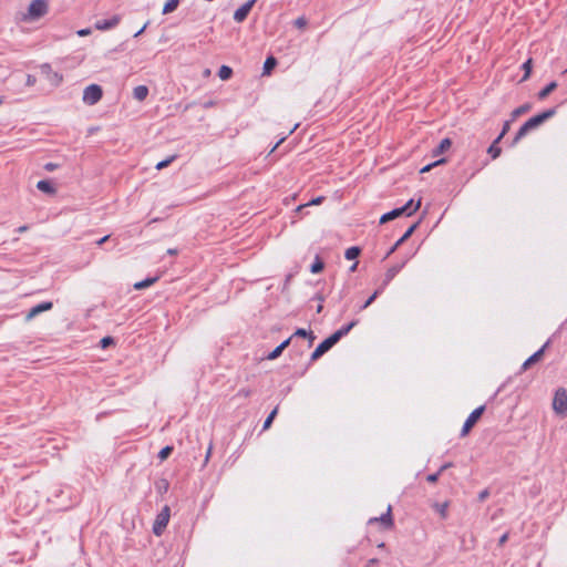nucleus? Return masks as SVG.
I'll return each mask as SVG.
<instances>
[{"instance_id": "nucleus-41", "label": "nucleus", "mask_w": 567, "mask_h": 567, "mask_svg": "<svg viewBox=\"0 0 567 567\" xmlns=\"http://www.w3.org/2000/svg\"><path fill=\"white\" fill-rule=\"evenodd\" d=\"M308 334H310V330H306L303 328H298L293 334L291 336L292 338L293 337H301V338H306Z\"/></svg>"}, {"instance_id": "nucleus-34", "label": "nucleus", "mask_w": 567, "mask_h": 567, "mask_svg": "<svg viewBox=\"0 0 567 567\" xmlns=\"http://www.w3.org/2000/svg\"><path fill=\"white\" fill-rule=\"evenodd\" d=\"M447 507H449V504L446 502H444V503H435L434 504L435 511L441 515L442 518L446 517Z\"/></svg>"}, {"instance_id": "nucleus-5", "label": "nucleus", "mask_w": 567, "mask_h": 567, "mask_svg": "<svg viewBox=\"0 0 567 567\" xmlns=\"http://www.w3.org/2000/svg\"><path fill=\"white\" fill-rule=\"evenodd\" d=\"M484 411H485V405H480L478 408L474 409L471 412V414L467 416V419L465 420V422L462 426V430H461L462 436L466 435L471 431V429L480 420V417L482 416Z\"/></svg>"}, {"instance_id": "nucleus-35", "label": "nucleus", "mask_w": 567, "mask_h": 567, "mask_svg": "<svg viewBox=\"0 0 567 567\" xmlns=\"http://www.w3.org/2000/svg\"><path fill=\"white\" fill-rule=\"evenodd\" d=\"M322 200H323V197H322V196H319V197H317V198H313V199H311V200H310L309 203H307V204L299 205V206L297 207V212H301L303 208H306V207H308V206H310V205H318V204H320Z\"/></svg>"}, {"instance_id": "nucleus-20", "label": "nucleus", "mask_w": 567, "mask_h": 567, "mask_svg": "<svg viewBox=\"0 0 567 567\" xmlns=\"http://www.w3.org/2000/svg\"><path fill=\"white\" fill-rule=\"evenodd\" d=\"M148 95V87L146 85H137L133 90V97L140 102L144 101Z\"/></svg>"}, {"instance_id": "nucleus-46", "label": "nucleus", "mask_w": 567, "mask_h": 567, "mask_svg": "<svg viewBox=\"0 0 567 567\" xmlns=\"http://www.w3.org/2000/svg\"><path fill=\"white\" fill-rule=\"evenodd\" d=\"M489 495L488 489H483L478 493V501L483 502L485 501Z\"/></svg>"}, {"instance_id": "nucleus-4", "label": "nucleus", "mask_w": 567, "mask_h": 567, "mask_svg": "<svg viewBox=\"0 0 567 567\" xmlns=\"http://www.w3.org/2000/svg\"><path fill=\"white\" fill-rule=\"evenodd\" d=\"M553 409L558 414H564L567 411V390L559 388L553 399Z\"/></svg>"}, {"instance_id": "nucleus-18", "label": "nucleus", "mask_w": 567, "mask_h": 567, "mask_svg": "<svg viewBox=\"0 0 567 567\" xmlns=\"http://www.w3.org/2000/svg\"><path fill=\"white\" fill-rule=\"evenodd\" d=\"M37 188L48 195H54L56 193L55 187L48 179H41L37 183Z\"/></svg>"}, {"instance_id": "nucleus-43", "label": "nucleus", "mask_w": 567, "mask_h": 567, "mask_svg": "<svg viewBox=\"0 0 567 567\" xmlns=\"http://www.w3.org/2000/svg\"><path fill=\"white\" fill-rule=\"evenodd\" d=\"M59 167H60L59 164L52 163V162H49V163L44 164V169L47 172H53V171L58 169Z\"/></svg>"}, {"instance_id": "nucleus-6", "label": "nucleus", "mask_w": 567, "mask_h": 567, "mask_svg": "<svg viewBox=\"0 0 567 567\" xmlns=\"http://www.w3.org/2000/svg\"><path fill=\"white\" fill-rule=\"evenodd\" d=\"M338 342L333 339L332 336L326 338L322 342H320L313 352L310 355V362L317 361L321 358L326 352H328L334 344Z\"/></svg>"}, {"instance_id": "nucleus-31", "label": "nucleus", "mask_w": 567, "mask_h": 567, "mask_svg": "<svg viewBox=\"0 0 567 567\" xmlns=\"http://www.w3.org/2000/svg\"><path fill=\"white\" fill-rule=\"evenodd\" d=\"M276 64H277V60L274 56L267 58L264 63V74H269Z\"/></svg>"}, {"instance_id": "nucleus-36", "label": "nucleus", "mask_w": 567, "mask_h": 567, "mask_svg": "<svg viewBox=\"0 0 567 567\" xmlns=\"http://www.w3.org/2000/svg\"><path fill=\"white\" fill-rule=\"evenodd\" d=\"M172 452H173V447L167 445L158 452V458L163 461V460L167 458Z\"/></svg>"}, {"instance_id": "nucleus-62", "label": "nucleus", "mask_w": 567, "mask_h": 567, "mask_svg": "<svg viewBox=\"0 0 567 567\" xmlns=\"http://www.w3.org/2000/svg\"><path fill=\"white\" fill-rule=\"evenodd\" d=\"M290 279H291V275H288L286 277L285 286H287L289 284Z\"/></svg>"}, {"instance_id": "nucleus-8", "label": "nucleus", "mask_w": 567, "mask_h": 567, "mask_svg": "<svg viewBox=\"0 0 567 567\" xmlns=\"http://www.w3.org/2000/svg\"><path fill=\"white\" fill-rule=\"evenodd\" d=\"M121 22V16L114 14L109 19L97 20L94 23V28L99 31H107L115 28Z\"/></svg>"}, {"instance_id": "nucleus-47", "label": "nucleus", "mask_w": 567, "mask_h": 567, "mask_svg": "<svg viewBox=\"0 0 567 567\" xmlns=\"http://www.w3.org/2000/svg\"><path fill=\"white\" fill-rule=\"evenodd\" d=\"M148 24L150 22L147 21L137 32H135L134 38L140 37L145 31Z\"/></svg>"}, {"instance_id": "nucleus-33", "label": "nucleus", "mask_w": 567, "mask_h": 567, "mask_svg": "<svg viewBox=\"0 0 567 567\" xmlns=\"http://www.w3.org/2000/svg\"><path fill=\"white\" fill-rule=\"evenodd\" d=\"M278 413V406H276L266 417L262 424V430H267L270 427L272 421L275 420L276 415Z\"/></svg>"}, {"instance_id": "nucleus-28", "label": "nucleus", "mask_w": 567, "mask_h": 567, "mask_svg": "<svg viewBox=\"0 0 567 567\" xmlns=\"http://www.w3.org/2000/svg\"><path fill=\"white\" fill-rule=\"evenodd\" d=\"M233 75V69L228 65H221L218 71V76L221 80H229Z\"/></svg>"}, {"instance_id": "nucleus-48", "label": "nucleus", "mask_w": 567, "mask_h": 567, "mask_svg": "<svg viewBox=\"0 0 567 567\" xmlns=\"http://www.w3.org/2000/svg\"><path fill=\"white\" fill-rule=\"evenodd\" d=\"M507 539H508V533L503 534L498 540V545H501V546L504 545Z\"/></svg>"}, {"instance_id": "nucleus-49", "label": "nucleus", "mask_w": 567, "mask_h": 567, "mask_svg": "<svg viewBox=\"0 0 567 567\" xmlns=\"http://www.w3.org/2000/svg\"><path fill=\"white\" fill-rule=\"evenodd\" d=\"M35 83V78L31 74L27 76V85H33Z\"/></svg>"}, {"instance_id": "nucleus-12", "label": "nucleus", "mask_w": 567, "mask_h": 567, "mask_svg": "<svg viewBox=\"0 0 567 567\" xmlns=\"http://www.w3.org/2000/svg\"><path fill=\"white\" fill-rule=\"evenodd\" d=\"M419 226V221L412 224L405 233L395 241V244L389 249V251L385 255V258L392 255L405 240H408L412 234L415 231V229Z\"/></svg>"}, {"instance_id": "nucleus-64", "label": "nucleus", "mask_w": 567, "mask_h": 567, "mask_svg": "<svg viewBox=\"0 0 567 567\" xmlns=\"http://www.w3.org/2000/svg\"><path fill=\"white\" fill-rule=\"evenodd\" d=\"M369 563H370L371 565H374V563H377V559H371Z\"/></svg>"}, {"instance_id": "nucleus-21", "label": "nucleus", "mask_w": 567, "mask_h": 567, "mask_svg": "<svg viewBox=\"0 0 567 567\" xmlns=\"http://www.w3.org/2000/svg\"><path fill=\"white\" fill-rule=\"evenodd\" d=\"M159 279L158 276H154V277H147L145 278L144 280H141V281H137L133 285L134 289L136 290H142V289H145L150 286H152L153 284H155L157 280Z\"/></svg>"}, {"instance_id": "nucleus-19", "label": "nucleus", "mask_w": 567, "mask_h": 567, "mask_svg": "<svg viewBox=\"0 0 567 567\" xmlns=\"http://www.w3.org/2000/svg\"><path fill=\"white\" fill-rule=\"evenodd\" d=\"M401 216H403V210H401L400 207H396V208L383 214L380 218V224H385V223L393 220Z\"/></svg>"}, {"instance_id": "nucleus-51", "label": "nucleus", "mask_w": 567, "mask_h": 567, "mask_svg": "<svg viewBox=\"0 0 567 567\" xmlns=\"http://www.w3.org/2000/svg\"><path fill=\"white\" fill-rule=\"evenodd\" d=\"M306 338H308V340H309V344H308V346H309V347H311V346H312L313 340L316 339V336H315V334H313V332L310 330V334H308Z\"/></svg>"}, {"instance_id": "nucleus-7", "label": "nucleus", "mask_w": 567, "mask_h": 567, "mask_svg": "<svg viewBox=\"0 0 567 567\" xmlns=\"http://www.w3.org/2000/svg\"><path fill=\"white\" fill-rule=\"evenodd\" d=\"M169 520V507L165 506L162 512L157 515L154 525H153V533L157 536H159L164 528L167 526Z\"/></svg>"}, {"instance_id": "nucleus-55", "label": "nucleus", "mask_w": 567, "mask_h": 567, "mask_svg": "<svg viewBox=\"0 0 567 567\" xmlns=\"http://www.w3.org/2000/svg\"><path fill=\"white\" fill-rule=\"evenodd\" d=\"M239 394H240V395H244V396H249V395H250V391H249V390L241 389V390L239 391Z\"/></svg>"}, {"instance_id": "nucleus-56", "label": "nucleus", "mask_w": 567, "mask_h": 567, "mask_svg": "<svg viewBox=\"0 0 567 567\" xmlns=\"http://www.w3.org/2000/svg\"><path fill=\"white\" fill-rule=\"evenodd\" d=\"M210 453H212V445H209L207 452H206V455H205V462L208 461L209 456H210Z\"/></svg>"}, {"instance_id": "nucleus-50", "label": "nucleus", "mask_w": 567, "mask_h": 567, "mask_svg": "<svg viewBox=\"0 0 567 567\" xmlns=\"http://www.w3.org/2000/svg\"><path fill=\"white\" fill-rule=\"evenodd\" d=\"M451 466H452V463H451V462L445 463V464H443V465L439 468V471H437V472H440V473L442 474L445 470L450 468Z\"/></svg>"}, {"instance_id": "nucleus-57", "label": "nucleus", "mask_w": 567, "mask_h": 567, "mask_svg": "<svg viewBox=\"0 0 567 567\" xmlns=\"http://www.w3.org/2000/svg\"><path fill=\"white\" fill-rule=\"evenodd\" d=\"M315 299H317L320 303H322L324 301V298L320 293H317L315 296Z\"/></svg>"}, {"instance_id": "nucleus-1", "label": "nucleus", "mask_w": 567, "mask_h": 567, "mask_svg": "<svg viewBox=\"0 0 567 567\" xmlns=\"http://www.w3.org/2000/svg\"><path fill=\"white\" fill-rule=\"evenodd\" d=\"M555 114H556V107H551V109L543 111L542 113H539L537 115L532 116L516 132L514 140H513V145L516 144L518 141H520L528 132L537 128L544 122L551 118Z\"/></svg>"}, {"instance_id": "nucleus-13", "label": "nucleus", "mask_w": 567, "mask_h": 567, "mask_svg": "<svg viewBox=\"0 0 567 567\" xmlns=\"http://www.w3.org/2000/svg\"><path fill=\"white\" fill-rule=\"evenodd\" d=\"M405 262L406 260L400 262V264H396V265H393L391 266L385 275H384V279H383V287H386L393 279L394 277L402 270V268L405 266Z\"/></svg>"}, {"instance_id": "nucleus-22", "label": "nucleus", "mask_w": 567, "mask_h": 567, "mask_svg": "<svg viewBox=\"0 0 567 567\" xmlns=\"http://www.w3.org/2000/svg\"><path fill=\"white\" fill-rule=\"evenodd\" d=\"M452 145V142L449 137L443 138L439 145L433 150V155L437 156L449 150Z\"/></svg>"}, {"instance_id": "nucleus-27", "label": "nucleus", "mask_w": 567, "mask_h": 567, "mask_svg": "<svg viewBox=\"0 0 567 567\" xmlns=\"http://www.w3.org/2000/svg\"><path fill=\"white\" fill-rule=\"evenodd\" d=\"M181 0H167L163 7V14L171 13L176 10Z\"/></svg>"}, {"instance_id": "nucleus-15", "label": "nucleus", "mask_w": 567, "mask_h": 567, "mask_svg": "<svg viewBox=\"0 0 567 567\" xmlns=\"http://www.w3.org/2000/svg\"><path fill=\"white\" fill-rule=\"evenodd\" d=\"M292 337L284 340L279 346H277L271 352H269L266 357L267 360H275L281 355L284 350L290 344Z\"/></svg>"}, {"instance_id": "nucleus-9", "label": "nucleus", "mask_w": 567, "mask_h": 567, "mask_svg": "<svg viewBox=\"0 0 567 567\" xmlns=\"http://www.w3.org/2000/svg\"><path fill=\"white\" fill-rule=\"evenodd\" d=\"M550 340H547L540 349L534 352L529 358H527L522 364L520 370L526 371L532 364L538 362L544 355L545 350L548 348Z\"/></svg>"}, {"instance_id": "nucleus-14", "label": "nucleus", "mask_w": 567, "mask_h": 567, "mask_svg": "<svg viewBox=\"0 0 567 567\" xmlns=\"http://www.w3.org/2000/svg\"><path fill=\"white\" fill-rule=\"evenodd\" d=\"M358 324V320H352L350 321L349 323L342 326L340 329H338L337 331H334L331 336L333 337V339L339 342L340 339L344 336H347L350 330L355 327Z\"/></svg>"}, {"instance_id": "nucleus-10", "label": "nucleus", "mask_w": 567, "mask_h": 567, "mask_svg": "<svg viewBox=\"0 0 567 567\" xmlns=\"http://www.w3.org/2000/svg\"><path fill=\"white\" fill-rule=\"evenodd\" d=\"M257 2V0H248L244 4H241L234 13V20L236 22H243L248 17L250 10L252 9L254 4Z\"/></svg>"}, {"instance_id": "nucleus-23", "label": "nucleus", "mask_w": 567, "mask_h": 567, "mask_svg": "<svg viewBox=\"0 0 567 567\" xmlns=\"http://www.w3.org/2000/svg\"><path fill=\"white\" fill-rule=\"evenodd\" d=\"M557 87V83L555 81L549 82L545 87H543L537 96L539 100L546 99L555 89Z\"/></svg>"}, {"instance_id": "nucleus-59", "label": "nucleus", "mask_w": 567, "mask_h": 567, "mask_svg": "<svg viewBox=\"0 0 567 567\" xmlns=\"http://www.w3.org/2000/svg\"><path fill=\"white\" fill-rule=\"evenodd\" d=\"M357 267H358V262L355 261L351 267H350V271L353 272L357 270Z\"/></svg>"}, {"instance_id": "nucleus-58", "label": "nucleus", "mask_w": 567, "mask_h": 567, "mask_svg": "<svg viewBox=\"0 0 567 567\" xmlns=\"http://www.w3.org/2000/svg\"><path fill=\"white\" fill-rule=\"evenodd\" d=\"M177 252H178V251H177V249H176V248H169V249L167 250V254H168V255H176Z\"/></svg>"}, {"instance_id": "nucleus-40", "label": "nucleus", "mask_w": 567, "mask_h": 567, "mask_svg": "<svg viewBox=\"0 0 567 567\" xmlns=\"http://www.w3.org/2000/svg\"><path fill=\"white\" fill-rule=\"evenodd\" d=\"M511 122H512V118L509 121L504 122L503 128H502L499 135L497 136L498 140H502L505 136V134L509 131Z\"/></svg>"}, {"instance_id": "nucleus-25", "label": "nucleus", "mask_w": 567, "mask_h": 567, "mask_svg": "<svg viewBox=\"0 0 567 567\" xmlns=\"http://www.w3.org/2000/svg\"><path fill=\"white\" fill-rule=\"evenodd\" d=\"M360 252H361V248L359 246H352L346 250L344 257L348 260H354L359 257Z\"/></svg>"}, {"instance_id": "nucleus-3", "label": "nucleus", "mask_w": 567, "mask_h": 567, "mask_svg": "<svg viewBox=\"0 0 567 567\" xmlns=\"http://www.w3.org/2000/svg\"><path fill=\"white\" fill-rule=\"evenodd\" d=\"M48 12V2L45 0H32L28 8V18L37 20Z\"/></svg>"}, {"instance_id": "nucleus-17", "label": "nucleus", "mask_w": 567, "mask_h": 567, "mask_svg": "<svg viewBox=\"0 0 567 567\" xmlns=\"http://www.w3.org/2000/svg\"><path fill=\"white\" fill-rule=\"evenodd\" d=\"M421 206V199L414 203V199L408 200L403 206L400 207L403 210V215L411 216L413 215Z\"/></svg>"}, {"instance_id": "nucleus-54", "label": "nucleus", "mask_w": 567, "mask_h": 567, "mask_svg": "<svg viewBox=\"0 0 567 567\" xmlns=\"http://www.w3.org/2000/svg\"><path fill=\"white\" fill-rule=\"evenodd\" d=\"M384 289H385V287H383V284H382L373 293H377V298H378L379 295H381Z\"/></svg>"}, {"instance_id": "nucleus-53", "label": "nucleus", "mask_w": 567, "mask_h": 567, "mask_svg": "<svg viewBox=\"0 0 567 567\" xmlns=\"http://www.w3.org/2000/svg\"><path fill=\"white\" fill-rule=\"evenodd\" d=\"M384 289H385V287H383V284H382L373 293H377V298H378L379 295H381Z\"/></svg>"}, {"instance_id": "nucleus-30", "label": "nucleus", "mask_w": 567, "mask_h": 567, "mask_svg": "<svg viewBox=\"0 0 567 567\" xmlns=\"http://www.w3.org/2000/svg\"><path fill=\"white\" fill-rule=\"evenodd\" d=\"M532 64L533 60L530 58L523 63L522 69L524 70V75L520 82L526 81L530 76Z\"/></svg>"}, {"instance_id": "nucleus-42", "label": "nucleus", "mask_w": 567, "mask_h": 567, "mask_svg": "<svg viewBox=\"0 0 567 567\" xmlns=\"http://www.w3.org/2000/svg\"><path fill=\"white\" fill-rule=\"evenodd\" d=\"M307 23H308V21H307V19L305 17H299L293 22L295 27H297L299 29L306 27Z\"/></svg>"}, {"instance_id": "nucleus-32", "label": "nucleus", "mask_w": 567, "mask_h": 567, "mask_svg": "<svg viewBox=\"0 0 567 567\" xmlns=\"http://www.w3.org/2000/svg\"><path fill=\"white\" fill-rule=\"evenodd\" d=\"M176 158H177V155H176V154L171 155V156H168L167 158H165V159H163V161L158 162V163L155 165V168H156L157 171H161V169H163V168L167 167V166H168L171 163H173Z\"/></svg>"}, {"instance_id": "nucleus-45", "label": "nucleus", "mask_w": 567, "mask_h": 567, "mask_svg": "<svg viewBox=\"0 0 567 567\" xmlns=\"http://www.w3.org/2000/svg\"><path fill=\"white\" fill-rule=\"evenodd\" d=\"M76 34L79 37H86L89 34H91V29L90 28L80 29V30L76 31Z\"/></svg>"}, {"instance_id": "nucleus-52", "label": "nucleus", "mask_w": 567, "mask_h": 567, "mask_svg": "<svg viewBox=\"0 0 567 567\" xmlns=\"http://www.w3.org/2000/svg\"><path fill=\"white\" fill-rule=\"evenodd\" d=\"M109 238H110V235H106V236L102 237L101 239H99V240L96 241V244H97L99 246H101V245H103V244H104Z\"/></svg>"}, {"instance_id": "nucleus-60", "label": "nucleus", "mask_w": 567, "mask_h": 567, "mask_svg": "<svg viewBox=\"0 0 567 567\" xmlns=\"http://www.w3.org/2000/svg\"><path fill=\"white\" fill-rule=\"evenodd\" d=\"M284 140H285V137H282L281 140H279V141L276 143V145H274V147H272L271 152H274V151L278 147V145H279Z\"/></svg>"}, {"instance_id": "nucleus-16", "label": "nucleus", "mask_w": 567, "mask_h": 567, "mask_svg": "<svg viewBox=\"0 0 567 567\" xmlns=\"http://www.w3.org/2000/svg\"><path fill=\"white\" fill-rule=\"evenodd\" d=\"M373 522H380L382 523L386 528L391 527L393 525V519L391 515V506L388 507L386 512L382 514L380 517L370 518L369 523Z\"/></svg>"}, {"instance_id": "nucleus-38", "label": "nucleus", "mask_w": 567, "mask_h": 567, "mask_svg": "<svg viewBox=\"0 0 567 567\" xmlns=\"http://www.w3.org/2000/svg\"><path fill=\"white\" fill-rule=\"evenodd\" d=\"M442 163H445V158H441V159L435 161L434 163L425 165L424 167H422L420 169V173H426V172L431 171L432 167L440 165Z\"/></svg>"}, {"instance_id": "nucleus-26", "label": "nucleus", "mask_w": 567, "mask_h": 567, "mask_svg": "<svg viewBox=\"0 0 567 567\" xmlns=\"http://www.w3.org/2000/svg\"><path fill=\"white\" fill-rule=\"evenodd\" d=\"M532 105L530 103H524L520 106L516 107L512 112V121H514L517 116H520L522 114L527 113L530 110Z\"/></svg>"}, {"instance_id": "nucleus-61", "label": "nucleus", "mask_w": 567, "mask_h": 567, "mask_svg": "<svg viewBox=\"0 0 567 567\" xmlns=\"http://www.w3.org/2000/svg\"><path fill=\"white\" fill-rule=\"evenodd\" d=\"M322 309H323L322 303H319V305L317 306V310H316V311H317V313H320V312L322 311Z\"/></svg>"}, {"instance_id": "nucleus-37", "label": "nucleus", "mask_w": 567, "mask_h": 567, "mask_svg": "<svg viewBox=\"0 0 567 567\" xmlns=\"http://www.w3.org/2000/svg\"><path fill=\"white\" fill-rule=\"evenodd\" d=\"M111 344H114V338L113 337L106 336V337H104V338H102L100 340V346H101L102 349H106Z\"/></svg>"}, {"instance_id": "nucleus-63", "label": "nucleus", "mask_w": 567, "mask_h": 567, "mask_svg": "<svg viewBox=\"0 0 567 567\" xmlns=\"http://www.w3.org/2000/svg\"><path fill=\"white\" fill-rule=\"evenodd\" d=\"M25 229H27V226H21V227H19L18 231L22 233V231H24Z\"/></svg>"}, {"instance_id": "nucleus-44", "label": "nucleus", "mask_w": 567, "mask_h": 567, "mask_svg": "<svg viewBox=\"0 0 567 567\" xmlns=\"http://www.w3.org/2000/svg\"><path fill=\"white\" fill-rule=\"evenodd\" d=\"M440 475H441V473H440V472L429 474V475L426 476V481H427L429 483H436V482H437V480H439V477H440Z\"/></svg>"}, {"instance_id": "nucleus-24", "label": "nucleus", "mask_w": 567, "mask_h": 567, "mask_svg": "<svg viewBox=\"0 0 567 567\" xmlns=\"http://www.w3.org/2000/svg\"><path fill=\"white\" fill-rule=\"evenodd\" d=\"M499 141L501 140H498V137H496L494 140V142L489 145V147L487 148V153L491 155V157L493 159L497 158L501 155L502 150L498 146Z\"/></svg>"}, {"instance_id": "nucleus-39", "label": "nucleus", "mask_w": 567, "mask_h": 567, "mask_svg": "<svg viewBox=\"0 0 567 567\" xmlns=\"http://www.w3.org/2000/svg\"><path fill=\"white\" fill-rule=\"evenodd\" d=\"M375 299H377V293H372L368 299H365L364 303H362L359 307V311L367 309Z\"/></svg>"}, {"instance_id": "nucleus-2", "label": "nucleus", "mask_w": 567, "mask_h": 567, "mask_svg": "<svg viewBox=\"0 0 567 567\" xmlns=\"http://www.w3.org/2000/svg\"><path fill=\"white\" fill-rule=\"evenodd\" d=\"M102 96V87L99 84H90L84 89L82 100L86 105H94Z\"/></svg>"}, {"instance_id": "nucleus-29", "label": "nucleus", "mask_w": 567, "mask_h": 567, "mask_svg": "<svg viewBox=\"0 0 567 567\" xmlns=\"http://www.w3.org/2000/svg\"><path fill=\"white\" fill-rule=\"evenodd\" d=\"M323 267H324L323 261L320 259L319 256H316L313 262L310 266V271L312 274H319L320 271H322Z\"/></svg>"}, {"instance_id": "nucleus-11", "label": "nucleus", "mask_w": 567, "mask_h": 567, "mask_svg": "<svg viewBox=\"0 0 567 567\" xmlns=\"http://www.w3.org/2000/svg\"><path fill=\"white\" fill-rule=\"evenodd\" d=\"M53 308V302L52 301H43L34 307H32L28 313L25 315V320L27 321H30L32 320L34 317H37L38 315L44 312V311H49Z\"/></svg>"}]
</instances>
